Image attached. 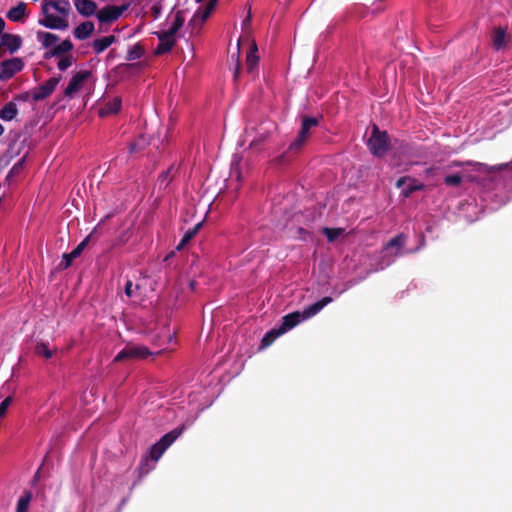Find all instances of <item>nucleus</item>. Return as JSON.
Here are the masks:
<instances>
[{
	"label": "nucleus",
	"mask_w": 512,
	"mask_h": 512,
	"mask_svg": "<svg viewBox=\"0 0 512 512\" xmlns=\"http://www.w3.org/2000/svg\"><path fill=\"white\" fill-rule=\"evenodd\" d=\"M319 119L316 117H310V116H304L302 118L301 128L298 132L297 137L295 140L289 145L288 149L281 154L279 157L276 158V162L278 164H283L287 162L290 157L296 153H298L307 142L309 135H310V129L313 127L318 126Z\"/></svg>",
	"instance_id": "obj_3"
},
{
	"label": "nucleus",
	"mask_w": 512,
	"mask_h": 512,
	"mask_svg": "<svg viewBox=\"0 0 512 512\" xmlns=\"http://www.w3.org/2000/svg\"><path fill=\"white\" fill-rule=\"evenodd\" d=\"M12 402V397H6L1 403H0V419L6 414L8 407L10 406Z\"/></svg>",
	"instance_id": "obj_38"
},
{
	"label": "nucleus",
	"mask_w": 512,
	"mask_h": 512,
	"mask_svg": "<svg viewBox=\"0 0 512 512\" xmlns=\"http://www.w3.org/2000/svg\"><path fill=\"white\" fill-rule=\"evenodd\" d=\"M6 17L12 22L23 23L27 17L26 4L24 2H19L15 7H12L7 12Z\"/></svg>",
	"instance_id": "obj_15"
},
{
	"label": "nucleus",
	"mask_w": 512,
	"mask_h": 512,
	"mask_svg": "<svg viewBox=\"0 0 512 512\" xmlns=\"http://www.w3.org/2000/svg\"><path fill=\"white\" fill-rule=\"evenodd\" d=\"M18 114L17 104L14 101L7 102L0 109V119L3 121H12Z\"/></svg>",
	"instance_id": "obj_22"
},
{
	"label": "nucleus",
	"mask_w": 512,
	"mask_h": 512,
	"mask_svg": "<svg viewBox=\"0 0 512 512\" xmlns=\"http://www.w3.org/2000/svg\"><path fill=\"white\" fill-rule=\"evenodd\" d=\"M30 99H32V92L30 91H26V92H23L21 94H18L16 96H14L13 100L15 103L16 102H27L29 101Z\"/></svg>",
	"instance_id": "obj_39"
},
{
	"label": "nucleus",
	"mask_w": 512,
	"mask_h": 512,
	"mask_svg": "<svg viewBox=\"0 0 512 512\" xmlns=\"http://www.w3.org/2000/svg\"><path fill=\"white\" fill-rule=\"evenodd\" d=\"M96 229H94L85 239H83L70 253H64L62 256V262L60 263V267L62 269H67L71 266L74 259L79 257L85 247L88 245L93 235L95 234Z\"/></svg>",
	"instance_id": "obj_9"
},
{
	"label": "nucleus",
	"mask_w": 512,
	"mask_h": 512,
	"mask_svg": "<svg viewBox=\"0 0 512 512\" xmlns=\"http://www.w3.org/2000/svg\"><path fill=\"white\" fill-rule=\"evenodd\" d=\"M174 254H175V252H174V251L170 252V253L165 257V259H164V260H165V261H168L170 258H172V257L174 256Z\"/></svg>",
	"instance_id": "obj_48"
},
{
	"label": "nucleus",
	"mask_w": 512,
	"mask_h": 512,
	"mask_svg": "<svg viewBox=\"0 0 512 512\" xmlns=\"http://www.w3.org/2000/svg\"><path fill=\"white\" fill-rule=\"evenodd\" d=\"M182 430L176 428L165 435H163L158 442H156L149 451V457L153 461H158L163 453L172 445V443L180 436Z\"/></svg>",
	"instance_id": "obj_5"
},
{
	"label": "nucleus",
	"mask_w": 512,
	"mask_h": 512,
	"mask_svg": "<svg viewBox=\"0 0 512 512\" xmlns=\"http://www.w3.org/2000/svg\"><path fill=\"white\" fill-rule=\"evenodd\" d=\"M424 188V185L417 182L416 180H411L410 184L407 186V188L403 189L402 193L404 197H409L413 192L422 190Z\"/></svg>",
	"instance_id": "obj_34"
},
{
	"label": "nucleus",
	"mask_w": 512,
	"mask_h": 512,
	"mask_svg": "<svg viewBox=\"0 0 512 512\" xmlns=\"http://www.w3.org/2000/svg\"><path fill=\"white\" fill-rule=\"evenodd\" d=\"M155 35L159 39V44L154 51L157 56L170 52L176 44V36L168 34V31H158Z\"/></svg>",
	"instance_id": "obj_11"
},
{
	"label": "nucleus",
	"mask_w": 512,
	"mask_h": 512,
	"mask_svg": "<svg viewBox=\"0 0 512 512\" xmlns=\"http://www.w3.org/2000/svg\"><path fill=\"white\" fill-rule=\"evenodd\" d=\"M492 45L496 50H501L506 45V29L496 27L492 33Z\"/></svg>",
	"instance_id": "obj_23"
},
{
	"label": "nucleus",
	"mask_w": 512,
	"mask_h": 512,
	"mask_svg": "<svg viewBox=\"0 0 512 512\" xmlns=\"http://www.w3.org/2000/svg\"><path fill=\"white\" fill-rule=\"evenodd\" d=\"M24 62L21 58L15 57L0 62V80L7 81L15 74L22 71Z\"/></svg>",
	"instance_id": "obj_7"
},
{
	"label": "nucleus",
	"mask_w": 512,
	"mask_h": 512,
	"mask_svg": "<svg viewBox=\"0 0 512 512\" xmlns=\"http://www.w3.org/2000/svg\"><path fill=\"white\" fill-rule=\"evenodd\" d=\"M115 41H116V37L114 35H109V36L95 39L92 42L93 51L96 54H100V53L104 52L107 48H109Z\"/></svg>",
	"instance_id": "obj_19"
},
{
	"label": "nucleus",
	"mask_w": 512,
	"mask_h": 512,
	"mask_svg": "<svg viewBox=\"0 0 512 512\" xmlns=\"http://www.w3.org/2000/svg\"><path fill=\"white\" fill-rule=\"evenodd\" d=\"M171 170H172V167L169 168L168 170L166 171H163L160 176H159V180L161 182H167L169 183L171 181V177H170V173H171Z\"/></svg>",
	"instance_id": "obj_42"
},
{
	"label": "nucleus",
	"mask_w": 512,
	"mask_h": 512,
	"mask_svg": "<svg viewBox=\"0 0 512 512\" xmlns=\"http://www.w3.org/2000/svg\"><path fill=\"white\" fill-rule=\"evenodd\" d=\"M250 22H251V15H250V14H248V15L246 16V18L242 21V26H243V28H244V27H246V26H248V25L250 24Z\"/></svg>",
	"instance_id": "obj_46"
},
{
	"label": "nucleus",
	"mask_w": 512,
	"mask_h": 512,
	"mask_svg": "<svg viewBox=\"0 0 512 512\" xmlns=\"http://www.w3.org/2000/svg\"><path fill=\"white\" fill-rule=\"evenodd\" d=\"M4 131V126L0 123V137L3 135Z\"/></svg>",
	"instance_id": "obj_50"
},
{
	"label": "nucleus",
	"mask_w": 512,
	"mask_h": 512,
	"mask_svg": "<svg viewBox=\"0 0 512 512\" xmlns=\"http://www.w3.org/2000/svg\"><path fill=\"white\" fill-rule=\"evenodd\" d=\"M173 339H174V338H173V336H172V335H169V336H168V341H169V342H172V341H173Z\"/></svg>",
	"instance_id": "obj_51"
},
{
	"label": "nucleus",
	"mask_w": 512,
	"mask_h": 512,
	"mask_svg": "<svg viewBox=\"0 0 512 512\" xmlns=\"http://www.w3.org/2000/svg\"><path fill=\"white\" fill-rule=\"evenodd\" d=\"M144 54V49L141 44L137 43L133 45L127 53V60L128 61H134L137 59H140Z\"/></svg>",
	"instance_id": "obj_31"
},
{
	"label": "nucleus",
	"mask_w": 512,
	"mask_h": 512,
	"mask_svg": "<svg viewBox=\"0 0 512 512\" xmlns=\"http://www.w3.org/2000/svg\"><path fill=\"white\" fill-rule=\"evenodd\" d=\"M256 52H257V45L254 42L251 45V48L246 56V67H247L248 72H250V73L253 72V70L257 67V65L259 63V57L257 56Z\"/></svg>",
	"instance_id": "obj_24"
},
{
	"label": "nucleus",
	"mask_w": 512,
	"mask_h": 512,
	"mask_svg": "<svg viewBox=\"0 0 512 512\" xmlns=\"http://www.w3.org/2000/svg\"><path fill=\"white\" fill-rule=\"evenodd\" d=\"M201 226L202 222H199L193 228L187 230L178 244L177 250H181L198 233Z\"/></svg>",
	"instance_id": "obj_26"
},
{
	"label": "nucleus",
	"mask_w": 512,
	"mask_h": 512,
	"mask_svg": "<svg viewBox=\"0 0 512 512\" xmlns=\"http://www.w3.org/2000/svg\"><path fill=\"white\" fill-rule=\"evenodd\" d=\"M298 233L302 240H306L307 236L310 235V233L308 231L304 230L303 228H299Z\"/></svg>",
	"instance_id": "obj_44"
},
{
	"label": "nucleus",
	"mask_w": 512,
	"mask_h": 512,
	"mask_svg": "<svg viewBox=\"0 0 512 512\" xmlns=\"http://www.w3.org/2000/svg\"><path fill=\"white\" fill-rule=\"evenodd\" d=\"M218 3V0H209L208 3L204 6H200L195 14L193 15V18L190 20L189 25L199 21L201 24H203L211 15L213 10L215 9L216 5Z\"/></svg>",
	"instance_id": "obj_13"
},
{
	"label": "nucleus",
	"mask_w": 512,
	"mask_h": 512,
	"mask_svg": "<svg viewBox=\"0 0 512 512\" xmlns=\"http://www.w3.org/2000/svg\"><path fill=\"white\" fill-rule=\"evenodd\" d=\"M22 46V38L19 35L4 33L0 38V54L8 51L10 54L18 51Z\"/></svg>",
	"instance_id": "obj_12"
},
{
	"label": "nucleus",
	"mask_w": 512,
	"mask_h": 512,
	"mask_svg": "<svg viewBox=\"0 0 512 512\" xmlns=\"http://www.w3.org/2000/svg\"><path fill=\"white\" fill-rule=\"evenodd\" d=\"M61 78V75L51 77L45 83L36 87L32 91V100L38 102L49 97L61 81Z\"/></svg>",
	"instance_id": "obj_8"
},
{
	"label": "nucleus",
	"mask_w": 512,
	"mask_h": 512,
	"mask_svg": "<svg viewBox=\"0 0 512 512\" xmlns=\"http://www.w3.org/2000/svg\"><path fill=\"white\" fill-rule=\"evenodd\" d=\"M479 167V171L481 172H494V171H502V170H508L510 173V176L512 178V161L509 163H502L495 166H488L483 163H477L476 164Z\"/></svg>",
	"instance_id": "obj_25"
},
{
	"label": "nucleus",
	"mask_w": 512,
	"mask_h": 512,
	"mask_svg": "<svg viewBox=\"0 0 512 512\" xmlns=\"http://www.w3.org/2000/svg\"><path fill=\"white\" fill-rule=\"evenodd\" d=\"M145 144H146V141H145L144 137H140L136 142H133L130 144V146H129L130 153L139 151L140 149H142L144 147Z\"/></svg>",
	"instance_id": "obj_37"
},
{
	"label": "nucleus",
	"mask_w": 512,
	"mask_h": 512,
	"mask_svg": "<svg viewBox=\"0 0 512 512\" xmlns=\"http://www.w3.org/2000/svg\"><path fill=\"white\" fill-rule=\"evenodd\" d=\"M462 182V177L459 174L447 175L444 178V183L448 186H459Z\"/></svg>",
	"instance_id": "obj_36"
},
{
	"label": "nucleus",
	"mask_w": 512,
	"mask_h": 512,
	"mask_svg": "<svg viewBox=\"0 0 512 512\" xmlns=\"http://www.w3.org/2000/svg\"><path fill=\"white\" fill-rule=\"evenodd\" d=\"M406 237L403 234H399L393 237L385 246L386 249L397 248L401 249L405 245Z\"/></svg>",
	"instance_id": "obj_32"
},
{
	"label": "nucleus",
	"mask_w": 512,
	"mask_h": 512,
	"mask_svg": "<svg viewBox=\"0 0 512 512\" xmlns=\"http://www.w3.org/2000/svg\"><path fill=\"white\" fill-rule=\"evenodd\" d=\"M74 6L84 17H90L97 12V4L92 0H74Z\"/></svg>",
	"instance_id": "obj_14"
},
{
	"label": "nucleus",
	"mask_w": 512,
	"mask_h": 512,
	"mask_svg": "<svg viewBox=\"0 0 512 512\" xmlns=\"http://www.w3.org/2000/svg\"><path fill=\"white\" fill-rule=\"evenodd\" d=\"M323 233L325 234V236L327 237V240L329 242H334L341 235H343L345 233V229L344 228H328V227H325V228H323Z\"/></svg>",
	"instance_id": "obj_30"
},
{
	"label": "nucleus",
	"mask_w": 512,
	"mask_h": 512,
	"mask_svg": "<svg viewBox=\"0 0 512 512\" xmlns=\"http://www.w3.org/2000/svg\"><path fill=\"white\" fill-rule=\"evenodd\" d=\"M239 71H240V66L239 64L236 65V69H235V72H234V77L237 78L238 75H239Z\"/></svg>",
	"instance_id": "obj_47"
},
{
	"label": "nucleus",
	"mask_w": 512,
	"mask_h": 512,
	"mask_svg": "<svg viewBox=\"0 0 512 512\" xmlns=\"http://www.w3.org/2000/svg\"><path fill=\"white\" fill-rule=\"evenodd\" d=\"M72 63H73L72 55H66L58 61L57 67L60 71H65L72 65Z\"/></svg>",
	"instance_id": "obj_35"
},
{
	"label": "nucleus",
	"mask_w": 512,
	"mask_h": 512,
	"mask_svg": "<svg viewBox=\"0 0 512 512\" xmlns=\"http://www.w3.org/2000/svg\"><path fill=\"white\" fill-rule=\"evenodd\" d=\"M73 43L69 39H65L60 44L54 46L48 52L45 53L44 57L49 59L51 57H60L63 54L70 52L73 49Z\"/></svg>",
	"instance_id": "obj_16"
},
{
	"label": "nucleus",
	"mask_w": 512,
	"mask_h": 512,
	"mask_svg": "<svg viewBox=\"0 0 512 512\" xmlns=\"http://www.w3.org/2000/svg\"><path fill=\"white\" fill-rule=\"evenodd\" d=\"M100 23H112L118 19L116 6H105L96 14Z\"/></svg>",
	"instance_id": "obj_18"
},
{
	"label": "nucleus",
	"mask_w": 512,
	"mask_h": 512,
	"mask_svg": "<svg viewBox=\"0 0 512 512\" xmlns=\"http://www.w3.org/2000/svg\"><path fill=\"white\" fill-rule=\"evenodd\" d=\"M282 334L283 332H280L279 328L270 330L263 336L261 340V348L270 346L275 341V339Z\"/></svg>",
	"instance_id": "obj_29"
},
{
	"label": "nucleus",
	"mask_w": 512,
	"mask_h": 512,
	"mask_svg": "<svg viewBox=\"0 0 512 512\" xmlns=\"http://www.w3.org/2000/svg\"><path fill=\"white\" fill-rule=\"evenodd\" d=\"M71 11L68 0H43L41 15L38 23L49 29L65 30L69 23L66 16Z\"/></svg>",
	"instance_id": "obj_1"
},
{
	"label": "nucleus",
	"mask_w": 512,
	"mask_h": 512,
	"mask_svg": "<svg viewBox=\"0 0 512 512\" xmlns=\"http://www.w3.org/2000/svg\"><path fill=\"white\" fill-rule=\"evenodd\" d=\"M37 40L42 44L43 48H53L59 40L56 34L44 31L37 32Z\"/></svg>",
	"instance_id": "obj_21"
},
{
	"label": "nucleus",
	"mask_w": 512,
	"mask_h": 512,
	"mask_svg": "<svg viewBox=\"0 0 512 512\" xmlns=\"http://www.w3.org/2000/svg\"><path fill=\"white\" fill-rule=\"evenodd\" d=\"M35 353L38 356H43L46 359H50L53 356V351L49 349L47 344L41 342L38 343L35 347Z\"/></svg>",
	"instance_id": "obj_33"
},
{
	"label": "nucleus",
	"mask_w": 512,
	"mask_h": 512,
	"mask_svg": "<svg viewBox=\"0 0 512 512\" xmlns=\"http://www.w3.org/2000/svg\"><path fill=\"white\" fill-rule=\"evenodd\" d=\"M122 100L120 97H114L105 103L104 107L100 109V116H107L117 114L121 110Z\"/></svg>",
	"instance_id": "obj_20"
},
{
	"label": "nucleus",
	"mask_w": 512,
	"mask_h": 512,
	"mask_svg": "<svg viewBox=\"0 0 512 512\" xmlns=\"http://www.w3.org/2000/svg\"><path fill=\"white\" fill-rule=\"evenodd\" d=\"M132 287H133L132 281L130 279H127V281L125 282L124 291H125L126 296L129 298L132 297V295H133Z\"/></svg>",
	"instance_id": "obj_41"
},
{
	"label": "nucleus",
	"mask_w": 512,
	"mask_h": 512,
	"mask_svg": "<svg viewBox=\"0 0 512 512\" xmlns=\"http://www.w3.org/2000/svg\"><path fill=\"white\" fill-rule=\"evenodd\" d=\"M31 499L32 493L30 491H25L17 502L16 512H28Z\"/></svg>",
	"instance_id": "obj_28"
},
{
	"label": "nucleus",
	"mask_w": 512,
	"mask_h": 512,
	"mask_svg": "<svg viewBox=\"0 0 512 512\" xmlns=\"http://www.w3.org/2000/svg\"><path fill=\"white\" fill-rule=\"evenodd\" d=\"M152 352L145 346L141 345H126L115 357L114 361L119 362L123 360H138L145 359Z\"/></svg>",
	"instance_id": "obj_6"
},
{
	"label": "nucleus",
	"mask_w": 512,
	"mask_h": 512,
	"mask_svg": "<svg viewBox=\"0 0 512 512\" xmlns=\"http://www.w3.org/2000/svg\"><path fill=\"white\" fill-rule=\"evenodd\" d=\"M130 7V3H124L121 6H116V13L118 18Z\"/></svg>",
	"instance_id": "obj_43"
},
{
	"label": "nucleus",
	"mask_w": 512,
	"mask_h": 512,
	"mask_svg": "<svg viewBox=\"0 0 512 512\" xmlns=\"http://www.w3.org/2000/svg\"><path fill=\"white\" fill-rule=\"evenodd\" d=\"M185 22V18L182 11H177L175 13L174 21L171 27L167 30L168 34H172L176 36L177 32L181 29Z\"/></svg>",
	"instance_id": "obj_27"
},
{
	"label": "nucleus",
	"mask_w": 512,
	"mask_h": 512,
	"mask_svg": "<svg viewBox=\"0 0 512 512\" xmlns=\"http://www.w3.org/2000/svg\"><path fill=\"white\" fill-rule=\"evenodd\" d=\"M332 302L331 297H323L319 301L305 308L302 312L294 311L282 317V323L278 327L283 334L297 326L301 321L309 319L319 313L326 305Z\"/></svg>",
	"instance_id": "obj_2"
},
{
	"label": "nucleus",
	"mask_w": 512,
	"mask_h": 512,
	"mask_svg": "<svg viewBox=\"0 0 512 512\" xmlns=\"http://www.w3.org/2000/svg\"><path fill=\"white\" fill-rule=\"evenodd\" d=\"M161 12H162V5H161L160 2L155 3L151 7V14H152L154 19H158L160 17V15H161Z\"/></svg>",
	"instance_id": "obj_40"
},
{
	"label": "nucleus",
	"mask_w": 512,
	"mask_h": 512,
	"mask_svg": "<svg viewBox=\"0 0 512 512\" xmlns=\"http://www.w3.org/2000/svg\"><path fill=\"white\" fill-rule=\"evenodd\" d=\"M95 30L94 23L85 21L79 24L73 31L74 37L78 40H85L89 38Z\"/></svg>",
	"instance_id": "obj_17"
},
{
	"label": "nucleus",
	"mask_w": 512,
	"mask_h": 512,
	"mask_svg": "<svg viewBox=\"0 0 512 512\" xmlns=\"http://www.w3.org/2000/svg\"><path fill=\"white\" fill-rule=\"evenodd\" d=\"M407 180H408V178H407V177H401V178H399V179L397 180V182H396V186H397L398 188L403 187V186L405 185V183H406V181H407Z\"/></svg>",
	"instance_id": "obj_45"
},
{
	"label": "nucleus",
	"mask_w": 512,
	"mask_h": 512,
	"mask_svg": "<svg viewBox=\"0 0 512 512\" xmlns=\"http://www.w3.org/2000/svg\"><path fill=\"white\" fill-rule=\"evenodd\" d=\"M91 76V72L88 70L78 71L64 90V95L67 97H73L83 86L84 82Z\"/></svg>",
	"instance_id": "obj_10"
},
{
	"label": "nucleus",
	"mask_w": 512,
	"mask_h": 512,
	"mask_svg": "<svg viewBox=\"0 0 512 512\" xmlns=\"http://www.w3.org/2000/svg\"><path fill=\"white\" fill-rule=\"evenodd\" d=\"M264 141V138H260L259 140H253L250 144V146H255L258 142Z\"/></svg>",
	"instance_id": "obj_49"
},
{
	"label": "nucleus",
	"mask_w": 512,
	"mask_h": 512,
	"mask_svg": "<svg viewBox=\"0 0 512 512\" xmlns=\"http://www.w3.org/2000/svg\"><path fill=\"white\" fill-rule=\"evenodd\" d=\"M368 149L376 157H383L389 149V136L381 131L377 125L372 126L371 135L367 141Z\"/></svg>",
	"instance_id": "obj_4"
}]
</instances>
